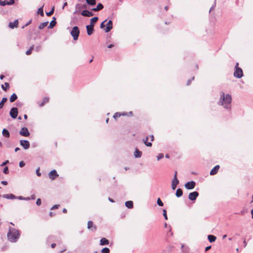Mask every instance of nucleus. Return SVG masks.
<instances>
[{"instance_id": "39448f33", "label": "nucleus", "mask_w": 253, "mask_h": 253, "mask_svg": "<svg viewBox=\"0 0 253 253\" xmlns=\"http://www.w3.org/2000/svg\"><path fill=\"white\" fill-rule=\"evenodd\" d=\"M179 183V180L177 178V171H175L174 178L172 181L171 188L172 190H175L177 185Z\"/></svg>"}, {"instance_id": "338daca9", "label": "nucleus", "mask_w": 253, "mask_h": 253, "mask_svg": "<svg viewBox=\"0 0 253 253\" xmlns=\"http://www.w3.org/2000/svg\"><path fill=\"white\" fill-rule=\"evenodd\" d=\"M191 82V80H189L187 82V84L188 85L190 84V82Z\"/></svg>"}, {"instance_id": "e433bc0d", "label": "nucleus", "mask_w": 253, "mask_h": 253, "mask_svg": "<svg viewBox=\"0 0 253 253\" xmlns=\"http://www.w3.org/2000/svg\"><path fill=\"white\" fill-rule=\"evenodd\" d=\"M34 45H33L32 46H31L30 48V49L29 50H28L26 52V54L27 55H30L31 53H32V50H33L34 49Z\"/></svg>"}, {"instance_id": "f8f14e48", "label": "nucleus", "mask_w": 253, "mask_h": 253, "mask_svg": "<svg viewBox=\"0 0 253 253\" xmlns=\"http://www.w3.org/2000/svg\"><path fill=\"white\" fill-rule=\"evenodd\" d=\"M87 228L92 231H95L97 229L96 226L93 224L91 221H88L87 222Z\"/></svg>"}, {"instance_id": "5701e85b", "label": "nucleus", "mask_w": 253, "mask_h": 253, "mask_svg": "<svg viewBox=\"0 0 253 253\" xmlns=\"http://www.w3.org/2000/svg\"><path fill=\"white\" fill-rule=\"evenodd\" d=\"M1 87L3 90L6 91L9 88L10 86L8 83H5L4 84H1Z\"/></svg>"}, {"instance_id": "bb28decb", "label": "nucleus", "mask_w": 253, "mask_h": 253, "mask_svg": "<svg viewBox=\"0 0 253 253\" xmlns=\"http://www.w3.org/2000/svg\"><path fill=\"white\" fill-rule=\"evenodd\" d=\"M134 155L136 158H139L141 156L142 152L138 149H136L134 152Z\"/></svg>"}, {"instance_id": "2f4dec72", "label": "nucleus", "mask_w": 253, "mask_h": 253, "mask_svg": "<svg viewBox=\"0 0 253 253\" xmlns=\"http://www.w3.org/2000/svg\"><path fill=\"white\" fill-rule=\"evenodd\" d=\"M182 194H183L182 190L180 188L177 189L176 190V194H175L176 196L177 197H180L182 195Z\"/></svg>"}, {"instance_id": "aec40b11", "label": "nucleus", "mask_w": 253, "mask_h": 253, "mask_svg": "<svg viewBox=\"0 0 253 253\" xmlns=\"http://www.w3.org/2000/svg\"><path fill=\"white\" fill-rule=\"evenodd\" d=\"M109 243V240L105 238H102L100 241V244L102 246L108 245Z\"/></svg>"}, {"instance_id": "0e129e2a", "label": "nucleus", "mask_w": 253, "mask_h": 253, "mask_svg": "<svg viewBox=\"0 0 253 253\" xmlns=\"http://www.w3.org/2000/svg\"><path fill=\"white\" fill-rule=\"evenodd\" d=\"M20 149L18 147H17L15 149V152H17L18 151H19Z\"/></svg>"}, {"instance_id": "72a5a7b5", "label": "nucleus", "mask_w": 253, "mask_h": 253, "mask_svg": "<svg viewBox=\"0 0 253 253\" xmlns=\"http://www.w3.org/2000/svg\"><path fill=\"white\" fill-rule=\"evenodd\" d=\"M148 139H149V137H147L145 139H144L143 140L144 143L147 146L151 147L152 144L151 142H148Z\"/></svg>"}, {"instance_id": "de8ad7c7", "label": "nucleus", "mask_w": 253, "mask_h": 253, "mask_svg": "<svg viewBox=\"0 0 253 253\" xmlns=\"http://www.w3.org/2000/svg\"><path fill=\"white\" fill-rule=\"evenodd\" d=\"M59 207V205H54V206L51 208V210H54V209H58Z\"/></svg>"}, {"instance_id": "1a4fd4ad", "label": "nucleus", "mask_w": 253, "mask_h": 253, "mask_svg": "<svg viewBox=\"0 0 253 253\" xmlns=\"http://www.w3.org/2000/svg\"><path fill=\"white\" fill-rule=\"evenodd\" d=\"M21 146H22L24 149H27L30 147V143L28 141L25 140H21L20 141Z\"/></svg>"}, {"instance_id": "69168bd1", "label": "nucleus", "mask_w": 253, "mask_h": 253, "mask_svg": "<svg viewBox=\"0 0 253 253\" xmlns=\"http://www.w3.org/2000/svg\"><path fill=\"white\" fill-rule=\"evenodd\" d=\"M113 46H114V45H113V44H110L109 45H108V48H112V47H113Z\"/></svg>"}, {"instance_id": "58836bf2", "label": "nucleus", "mask_w": 253, "mask_h": 253, "mask_svg": "<svg viewBox=\"0 0 253 253\" xmlns=\"http://www.w3.org/2000/svg\"><path fill=\"white\" fill-rule=\"evenodd\" d=\"M101 253H110V250L108 248H104L101 250Z\"/></svg>"}, {"instance_id": "7ed1b4c3", "label": "nucleus", "mask_w": 253, "mask_h": 253, "mask_svg": "<svg viewBox=\"0 0 253 253\" xmlns=\"http://www.w3.org/2000/svg\"><path fill=\"white\" fill-rule=\"evenodd\" d=\"M79 34H80L79 28L77 26H74L72 28V29L71 31V35L73 37V39L75 41H76L78 39Z\"/></svg>"}, {"instance_id": "b1692460", "label": "nucleus", "mask_w": 253, "mask_h": 253, "mask_svg": "<svg viewBox=\"0 0 253 253\" xmlns=\"http://www.w3.org/2000/svg\"><path fill=\"white\" fill-rule=\"evenodd\" d=\"M103 8V5L102 3H99L97 4V7L93 8V10L94 11H97L100 10Z\"/></svg>"}, {"instance_id": "cd10ccee", "label": "nucleus", "mask_w": 253, "mask_h": 253, "mask_svg": "<svg viewBox=\"0 0 253 253\" xmlns=\"http://www.w3.org/2000/svg\"><path fill=\"white\" fill-rule=\"evenodd\" d=\"M3 197L4 198H6V199H15V196L12 194H5L3 196Z\"/></svg>"}, {"instance_id": "f257e3e1", "label": "nucleus", "mask_w": 253, "mask_h": 253, "mask_svg": "<svg viewBox=\"0 0 253 253\" xmlns=\"http://www.w3.org/2000/svg\"><path fill=\"white\" fill-rule=\"evenodd\" d=\"M232 97L229 94H225L223 92H221L219 104L224 106L226 109L230 108Z\"/></svg>"}, {"instance_id": "5fc2aeb1", "label": "nucleus", "mask_w": 253, "mask_h": 253, "mask_svg": "<svg viewBox=\"0 0 253 253\" xmlns=\"http://www.w3.org/2000/svg\"><path fill=\"white\" fill-rule=\"evenodd\" d=\"M211 249V246H210L207 247L206 248L205 251H209V250L210 249Z\"/></svg>"}, {"instance_id": "864d4df0", "label": "nucleus", "mask_w": 253, "mask_h": 253, "mask_svg": "<svg viewBox=\"0 0 253 253\" xmlns=\"http://www.w3.org/2000/svg\"><path fill=\"white\" fill-rule=\"evenodd\" d=\"M1 184H2L4 185H6L7 184V182L6 181H2Z\"/></svg>"}, {"instance_id": "6e6552de", "label": "nucleus", "mask_w": 253, "mask_h": 253, "mask_svg": "<svg viewBox=\"0 0 253 253\" xmlns=\"http://www.w3.org/2000/svg\"><path fill=\"white\" fill-rule=\"evenodd\" d=\"M18 115V109L17 108L13 107L11 109L10 111V116L13 118L15 119Z\"/></svg>"}, {"instance_id": "9b49d317", "label": "nucleus", "mask_w": 253, "mask_h": 253, "mask_svg": "<svg viewBox=\"0 0 253 253\" xmlns=\"http://www.w3.org/2000/svg\"><path fill=\"white\" fill-rule=\"evenodd\" d=\"M59 175L57 174L55 170H52L49 173V177L51 180H54L56 177H58Z\"/></svg>"}, {"instance_id": "f03ea898", "label": "nucleus", "mask_w": 253, "mask_h": 253, "mask_svg": "<svg viewBox=\"0 0 253 253\" xmlns=\"http://www.w3.org/2000/svg\"><path fill=\"white\" fill-rule=\"evenodd\" d=\"M20 234L18 231H10L7 234L9 240L11 242H15L19 238Z\"/></svg>"}, {"instance_id": "393cba45", "label": "nucleus", "mask_w": 253, "mask_h": 253, "mask_svg": "<svg viewBox=\"0 0 253 253\" xmlns=\"http://www.w3.org/2000/svg\"><path fill=\"white\" fill-rule=\"evenodd\" d=\"M125 205L127 208L129 209H131L133 208V204L132 201H128L126 202Z\"/></svg>"}, {"instance_id": "680f3d73", "label": "nucleus", "mask_w": 253, "mask_h": 253, "mask_svg": "<svg viewBox=\"0 0 253 253\" xmlns=\"http://www.w3.org/2000/svg\"><path fill=\"white\" fill-rule=\"evenodd\" d=\"M4 78V76L3 75H0V79L1 80H2Z\"/></svg>"}, {"instance_id": "9d476101", "label": "nucleus", "mask_w": 253, "mask_h": 253, "mask_svg": "<svg viewBox=\"0 0 253 253\" xmlns=\"http://www.w3.org/2000/svg\"><path fill=\"white\" fill-rule=\"evenodd\" d=\"M195 185H196L195 182L193 181H189V182H188L186 183H185V187L187 189H189V190L192 189L194 188Z\"/></svg>"}, {"instance_id": "4be33fe9", "label": "nucleus", "mask_w": 253, "mask_h": 253, "mask_svg": "<svg viewBox=\"0 0 253 253\" xmlns=\"http://www.w3.org/2000/svg\"><path fill=\"white\" fill-rule=\"evenodd\" d=\"M2 133V135L6 138H9L10 137L9 132L5 128L3 129Z\"/></svg>"}, {"instance_id": "f3484780", "label": "nucleus", "mask_w": 253, "mask_h": 253, "mask_svg": "<svg viewBox=\"0 0 253 253\" xmlns=\"http://www.w3.org/2000/svg\"><path fill=\"white\" fill-rule=\"evenodd\" d=\"M82 15L84 16L90 17L93 16V14L87 10H84L82 12Z\"/></svg>"}, {"instance_id": "c756f323", "label": "nucleus", "mask_w": 253, "mask_h": 253, "mask_svg": "<svg viewBox=\"0 0 253 253\" xmlns=\"http://www.w3.org/2000/svg\"><path fill=\"white\" fill-rule=\"evenodd\" d=\"M98 20V18L97 17H94L93 18H92L90 19V24L89 25H93V26L94 27L95 23Z\"/></svg>"}, {"instance_id": "4c0bfd02", "label": "nucleus", "mask_w": 253, "mask_h": 253, "mask_svg": "<svg viewBox=\"0 0 253 253\" xmlns=\"http://www.w3.org/2000/svg\"><path fill=\"white\" fill-rule=\"evenodd\" d=\"M38 13L40 14L42 16L44 15L42 7H40L38 9Z\"/></svg>"}, {"instance_id": "a18cd8bd", "label": "nucleus", "mask_w": 253, "mask_h": 253, "mask_svg": "<svg viewBox=\"0 0 253 253\" xmlns=\"http://www.w3.org/2000/svg\"><path fill=\"white\" fill-rule=\"evenodd\" d=\"M163 157H164V155L163 154H159L157 157V160H159L163 158Z\"/></svg>"}, {"instance_id": "423d86ee", "label": "nucleus", "mask_w": 253, "mask_h": 253, "mask_svg": "<svg viewBox=\"0 0 253 253\" xmlns=\"http://www.w3.org/2000/svg\"><path fill=\"white\" fill-rule=\"evenodd\" d=\"M19 133L21 135L25 137H27L30 135V133L27 127H23L20 130Z\"/></svg>"}, {"instance_id": "6ab92c4d", "label": "nucleus", "mask_w": 253, "mask_h": 253, "mask_svg": "<svg viewBox=\"0 0 253 253\" xmlns=\"http://www.w3.org/2000/svg\"><path fill=\"white\" fill-rule=\"evenodd\" d=\"M93 25H87L86 28L87 30V33L88 35H91L93 31Z\"/></svg>"}, {"instance_id": "774afa93", "label": "nucleus", "mask_w": 253, "mask_h": 253, "mask_svg": "<svg viewBox=\"0 0 253 253\" xmlns=\"http://www.w3.org/2000/svg\"><path fill=\"white\" fill-rule=\"evenodd\" d=\"M251 212L252 214V218H253V209L251 210Z\"/></svg>"}, {"instance_id": "a211bd4d", "label": "nucleus", "mask_w": 253, "mask_h": 253, "mask_svg": "<svg viewBox=\"0 0 253 253\" xmlns=\"http://www.w3.org/2000/svg\"><path fill=\"white\" fill-rule=\"evenodd\" d=\"M18 25V20H15L13 22H10L9 23V27L11 29H13L15 27V28L17 27Z\"/></svg>"}, {"instance_id": "2eb2a0df", "label": "nucleus", "mask_w": 253, "mask_h": 253, "mask_svg": "<svg viewBox=\"0 0 253 253\" xmlns=\"http://www.w3.org/2000/svg\"><path fill=\"white\" fill-rule=\"evenodd\" d=\"M49 98L48 97H44L42 101L38 102V104L40 107H42L45 104L48 103L49 102Z\"/></svg>"}, {"instance_id": "ea45409f", "label": "nucleus", "mask_w": 253, "mask_h": 253, "mask_svg": "<svg viewBox=\"0 0 253 253\" xmlns=\"http://www.w3.org/2000/svg\"><path fill=\"white\" fill-rule=\"evenodd\" d=\"M157 204L160 207H162L164 205L163 203L159 198L157 200Z\"/></svg>"}, {"instance_id": "c9c22d12", "label": "nucleus", "mask_w": 253, "mask_h": 253, "mask_svg": "<svg viewBox=\"0 0 253 253\" xmlns=\"http://www.w3.org/2000/svg\"><path fill=\"white\" fill-rule=\"evenodd\" d=\"M86 1L89 5H93L96 4L95 0H86Z\"/></svg>"}, {"instance_id": "79ce46f5", "label": "nucleus", "mask_w": 253, "mask_h": 253, "mask_svg": "<svg viewBox=\"0 0 253 253\" xmlns=\"http://www.w3.org/2000/svg\"><path fill=\"white\" fill-rule=\"evenodd\" d=\"M54 7H53L52 8V9L48 12H46V15L48 16H50L51 15H52L53 13H54Z\"/></svg>"}, {"instance_id": "7c9ffc66", "label": "nucleus", "mask_w": 253, "mask_h": 253, "mask_svg": "<svg viewBox=\"0 0 253 253\" xmlns=\"http://www.w3.org/2000/svg\"><path fill=\"white\" fill-rule=\"evenodd\" d=\"M208 238L209 241L211 243L214 242L216 239L215 236L212 235H209Z\"/></svg>"}, {"instance_id": "412c9836", "label": "nucleus", "mask_w": 253, "mask_h": 253, "mask_svg": "<svg viewBox=\"0 0 253 253\" xmlns=\"http://www.w3.org/2000/svg\"><path fill=\"white\" fill-rule=\"evenodd\" d=\"M126 113H119V112H117V113H116L114 116H113V118L115 119V120H117V119L118 118H119L121 116H126Z\"/></svg>"}, {"instance_id": "473e14b6", "label": "nucleus", "mask_w": 253, "mask_h": 253, "mask_svg": "<svg viewBox=\"0 0 253 253\" xmlns=\"http://www.w3.org/2000/svg\"><path fill=\"white\" fill-rule=\"evenodd\" d=\"M48 23V22H43V23H41L40 25V26H39V29L40 30L43 29L44 27H45L47 25Z\"/></svg>"}, {"instance_id": "f704fd0d", "label": "nucleus", "mask_w": 253, "mask_h": 253, "mask_svg": "<svg viewBox=\"0 0 253 253\" xmlns=\"http://www.w3.org/2000/svg\"><path fill=\"white\" fill-rule=\"evenodd\" d=\"M6 101L7 98L6 97H3L1 101L0 102V109H1L3 107L4 104L6 102Z\"/></svg>"}, {"instance_id": "c03bdc74", "label": "nucleus", "mask_w": 253, "mask_h": 253, "mask_svg": "<svg viewBox=\"0 0 253 253\" xmlns=\"http://www.w3.org/2000/svg\"><path fill=\"white\" fill-rule=\"evenodd\" d=\"M8 172H9V170H8V168L7 167H5L3 169V173L5 174H8Z\"/></svg>"}, {"instance_id": "6e6d98bb", "label": "nucleus", "mask_w": 253, "mask_h": 253, "mask_svg": "<svg viewBox=\"0 0 253 253\" xmlns=\"http://www.w3.org/2000/svg\"><path fill=\"white\" fill-rule=\"evenodd\" d=\"M8 163V160H7L6 161H5V162H3V163L1 165V166H3L5 165H6L7 163Z\"/></svg>"}, {"instance_id": "49530a36", "label": "nucleus", "mask_w": 253, "mask_h": 253, "mask_svg": "<svg viewBox=\"0 0 253 253\" xmlns=\"http://www.w3.org/2000/svg\"><path fill=\"white\" fill-rule=\"evenodd\" d=\"M36 204L38 206H40L41 205V200L40 198H38L36 202Z\"/></svg>"}, {"instance_id": "bf43d9fd", "label": "nucleus", "mask_w": 253, "mask_h": 253, "mask_svg": "<svg viewBox=\"0 0 253 253\" xmlns=\"http://www.w3.org/2000/svg\"><path fill=\"white\" fill-rule=\"evenodd\" d=\"M150 137L151 138V141H153L154 140V136L153 135H150Z\"/></svg>"}, {"instance_id": "3c124183", "label": "nucleus", "mask_w": 253, "mask_h": 253, "mask_svg": "<svg viewBox=\"0 0 253 253\" xmlns=\"http://www.w3.org/2000/svg\"><path fill=\"white\" fill-rule=\"evenodd\" d=\"M55 213L53 212H49V215L50 217H53L55 215Z\"/></svg>"}, {"instance_id": "09e8293b", "label": "nucleus", "mask_w": 253, "mask_h": 253, "mask_svg": "<svg viewBox=\"0 0 253 253\" xmlns=\"http://www.w3.org/2000/svg\"><path fill=\"white\" fill-rule=\"evenodd\" d=\"M25 165V163L24 162L21 161L19 163V166L22 168Z\"/></svg>"}, {"instance_id": "c85d7f7f", "label": "nucleus", "mask_w": 253, "mask_h": 253, "mask_svg": "<svg viewBox=\"0 0 253 253\" xmlns=\"http://www.w3.org/2000/svg\"><path fill=\"white\" fill-rule=\"evenodd\" d=\"M17 98V96L15 93H13L9 99L10 102H14Z\"/></svg>"}, {"instance_id": "dca6fc26", "label": "nucleus", "mask_w": 253, "mask_h": 253, "mask_svg": "<svg viewBox=\"0 0 253 253\" xmlns=\"http://www.w3.org/2000/svg\"><path fill=\"white\" fill-rule=\"evenodd\" d=\"M220 168V166L219 165H216L215 166L211 171L210 172V174L211 175H215L216 174L219 169Z\"/></svg>"}, {"instance_id": "4d7b16f0", "label": "nucleus", "mask_w": 253, "mask_h": 253, "mask_svg": "<svg viewBox=\"0 0 253 253\" xmlns=\"http://www.w3.org/2000/svg\"><path fill=\"white\" fill-rule=\"evenodd\" d=\"M55 246H56V244H55V243H53L51 245V247L52 248H54L55 247Z\"/></svg>"}, {"instance_id": "a878e982", "label": "nucleus", "mask_w": 253, "mask_h": 253, "mask_svg": "<svg viewBox=\"0 0 253 253\" xmlns=\"http://www.w3.org/2000/svg\"><path fill=\"white\" fill-rule=\"evenodd\" d=\"M53 19L50 22V23L49 24V26L48 28L50 29L53 28L56 25V22L55 21V18L53 17Z\"/></svg>"}, {"instance_id": "8fccbe9b", "label": "nucleus", "mask_w": 253, "mask_h": 253, "mask_svg": "<svg viewBox=\"0 0 253 253\" xmlns=\"http://www.w3.org/2000/svg\"><path fill=\"white\" fill-rule=\"evenodd\" d=\"M66 250V249L65 247H63L62 249H61V250L59 251V252L60 253H62L64 252H65Z\"/></svg>"}, {"instance_id": "37998d69", "label": "nucleus", "mask_w": 253, "mask_h": 253, "mask_svg": "<svg viewBox=\"0 0 253 253\" xmlns=\"http://www.w3.org/2000/svg\"><path fill=\"white\" fill-rule=\"evenodd\" d=\"M107 22V20H104L100 24V28L101 29H104L105 27V23Z\"/></svg>"}, {"instance_id": "ddd939ff", "label": "nucleus", "mask_w": 253, "mask_h": 253, "mask_svg": "<svg viewBox=\"0 0 253 253\" xmlns=\"http://www.w3.org/2000/svg\"><path fill=\"white\" fill-rule=\"evenodd\" d=\"M113 28V23L111 20H109L106 24V28L104 30L105 32H109Z\"/></svg>"}, {"instance_id": "a19ab883", "label": "nucleus", "mask_w": 253, "mask_h": 253, "mask_svg": "<svg viewBox=\"0 0 253 253\" xmlns=\"http://www.w3.org/2000/svg\"><path fill=\"white\" fill-rule=\"evenodd\" d=\"M163 215H164V216L165 217V219L166 220H167L168 219V216H167V211H166V210L164 209L163 210Z\"/></svg>"}, {"instance_id": "20e7f679", "label": "nucleus", "mask_w": 253, "mask_h": 253, "mask_svg": "<svg viewBox=\"0 0 253 253\" xmlns=\"http://www.w3.org/2000/svg\"><path fill=\"white\" fill-rule=\"evenodd\" d=\"M238 63H237L235 66V71L234 72V75L236 78H241L243 75V73L242 69L238 67Z\"/></svg>"}, {"instance_id": "052dcab7", "label": "nucleus", "mask_w": 253, "mask_h": 253, "mask_svg": "<svg viewBox=\"0 0 253 253\" xmlns=\"http://www.w3.org/2000/svg\"><path fill=\"white\" fill-rule=\"evenodd\" d=\"M62 211H63V213H67V210L66 209H63V210H62Z\"/></svg>"}, {"instance_id": "603ef678", "label": "nucleus", "mask_w": 253, "mask_h": 253, "mask_svg": "<svg viewBox=\"0 0 253 253\" xmlns=\"http://www.w3.org/2000/svg\"><path fill=\"white\" fill-rule=\"evenodd\" d=\"M37 174L38 176H40L41 175V173L39 171V168L36 171Z\"/></svg>"}, {"instance_id": "e2e57ef3", "label": "nucleus", "mask_w": 253, "mask_h": 253, "mask_svg": "<svg viewBox=\"0 0 253 253\" xmlns=\"http://www.w3.org/2000/svg\"><path fill=\"white\" fill-rule=\"evenodd\" d=\"M35 198H36V196L34 195L31 196L32 199L34 200V199H35Z\"/></svg>"}, {"instance_id": "0eeeda50", "label": "nucleus", "mask_w": 253, "mask_h": 253, "mask_svg": "<svg viewBox=\"0 0 253 253\" xmlns=\"http://www.w3.org/2000/svg\"><path fill=\"white\" fill-rule=\"evenodd\" d=\"M198 196L199 193L197 191H194L189 193L188 198L191 201H195Z\"/></svg>"}, {"instance_id": "4468645a", "label": "nucleus", "mask_w": 253, "mask_h": 253, "mask_svg": "<svg viewBox=\"0 0 253 253\" xmlns=\"http://www.w3.org/2000/svg\"><path fill=\"white\" fill-rule=\"evenodd\" d=\"M14 3V0H9V1L5 0L3 1H0V5L1 6H5V5H11Z\"/></svg>"}, {"instance_id": "13d9d810", "label": "nucleus", "mask_w": 253, "mask_h": 253, "mask_svg": "<svg viewBox=\"0 0 253 253\" xmlns=\"http://www.w3.org/2000/svg\"><path fill=\"white\" fill-rule=\"evenodd\" d=\"M67 5V2H64V4H63V6L62 7V9H64V7Z\"/></svg>"}]
</instances>
